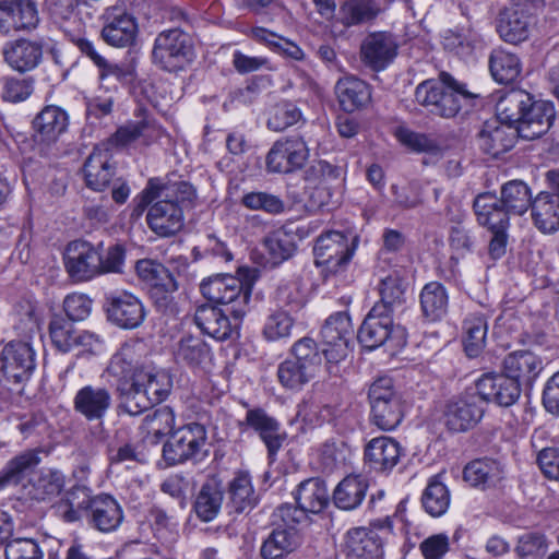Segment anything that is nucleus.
I'll list each match as a JSON object with an SVG mask.
<instances>
[{
    "label": "nucleus",
    "instance_id": "27",
    "mask_svg": "<svg viewBox=\"0 0 559 559\" xmlns=\"http://www.w3.org/2000/svg\"><path fill=\"white\" fill-rule=\"evenodd\" d=\"M402 456L400 443L391 437L371 439L365 447V463L374 472H390Z\"/></svg>",
    "mask_w": 559,
    "mask_h": 559
},
{
    "label": "nucleus",
    "instance_id": "41",
    "mask_svg": "<svg viewBox=\"0 0 559 559\" xmlns=\"http://www.w3.org/2000/svg\"><path fill=\"white\" fill-rule=\"evenodd\" d=\"M143 385L136 378L134 382L117 385L116 391L121 411L131 416H138L155 406Z\"/></svg>",
    "mask_w": 559,
    "mask_h": 559
},
{
    "label": "nucleus",
    "instance_id": "15",
    "mask_svg": "<svg viewBox=\"0 0 559 559\" xmlns=\"http://www.w3.org/2000/svg\"><path fill=\"white\" fill-rule=\"evenodd\" d=\"M100 20L103 22L102 38L108 45L127 47L133 44L138 25L122 2L106 8Z\"/></svg>",
    "mask_w": 559,
    "mask_h": 559
},
{
    "label": "nucleus",
    "instance_id": "21",
    "mask_svg": "<svg viewBox=\"0 0 559 559\" xmlns=\"http://www.w3.org/2000/svg\"><path fill=\"white\" fill-rule=\"evenodd\" d=\"M39 23L36 0H0V34L32 31Z\"/></svg>",
    "mask_w": 559,
    "mask_h": 559
},
{
    "label": "nucleus",
    "instance_id": "44",
    "mask_svg": "<svg viewBox=\"0 0 559 559\" xmlns=\"http://www.w3.org/2000/svg\"><path fill=\"white\" fill-rule=\"evenodd\" d=\"M41 449L27 450L10 460L0 473V489L9 485H17L26 472L41 462Z\"/></svg>",
    "mask_w": 559,
    "mask_h": 559
},
{
    "label": "nucleus",
    "instance_id": "1",
    "mask_svg": "<svg viewBox=\"0 0 559 559\" xmlns=\"http://www.w3.org/2000/svg\"><path fill=\"white\" fill-rule=\"evenodd\" d=\"M195 190L187 181L158 178L148 180L139 206L153 203L146 214L148 227L160 237H170L183 227V211L192 207Z\"/></svg>",
    "mask_w": 559,
    "mask_h": 559
},
{
    "label": "nucleus",
    "instance_id": "5",
    "mask_svg": "<svg viewBox=\"0 0 559 559\" xmlns=\"http://www.w3.org/2000/svg\"><path fill=\"white\" fill-rule=\"evenodd\" d=\"M357 338L367 349L373 350L384 346L394 355L406 345V331L401 325H394L392 313L383 306H373L359 328Z\"/></svg>",
    "mask_w": 559,
    "mask_h": 559
},
{
    "label": "nucleus",
    "instance_id": "23",
    "mask_svg": "<svg viewBox=\"0 0 559 559\" xmlns=\"http://www.w3.org/2000/svg\"><path fill=\"white\" fill-rule=\"evenodd\" d=\"M123 521V511L118 501L109 495L92 496L88 489L87 524L102 532L116 531Z\"/></svg>",
    "mask_w": 559,
    "mask_h": 559
},
{
    "label": "nucleus",
    "instance_id": "3",
    "mask_svg": "<svg viewBox=\"0 0 559 559\" xmlns=\"http://www.w3.org/2000/svg\"><path fill=\"white\" fill-rule=\"evenodd\" d=\"M439 81L426 80L415 90L416 102L433 115L453 118L461 111L468 112L478 95L466 90L465 84L451 74L441 72Z\"/></svg>",
    "mask_w": 559,
    "mask_h": 559
},
{
    "label": "nucleus",
    "instance_id": "31",
    "mask_svg": "<svg viewBox=\"0 0 559 559\" xmlns=\"http://www.w3.org/2000/svg\"><path fill=\"white\" fill-rule=\"evenodd\" d=\"M301 545V536L296 528L277 526L262 542L260 556L262 559H284Z\"/></svg>",
    "mask_w": 559,
    "mask_h": 559
},
{
    "label": "nucleus",
    "instance_id": "43",
    "mask_svg": "<svg viewBox=\"0 0 559 559\" xmlns=\"http://www.w3.org/2000/svg\"><path fill=\"white\" fill-rule=\"evenodd\" d=\"M144 370L135 359L134 350L131 346H123L112 355L106 368V373L112 377L117 385L124 382H134L140 372Z\"/></svg>",
    "mask_w": 559,
    "mask_h": 559
},
{
    "label": "nucleus",
    "instance_id": "42",
    "mask_svg": "<svg viewBox=\"0 0 559 559\" xmlns=\"http://www.w3.org/2000/svg\"><path fill=\"white\" fill-rule=\"evenodd\" d=\"M224 491L216 479L206 480L193 503L197 516L203 522H211L219 513L223 503Z\"/></svg>",
    "mask_w": 559,
    "mask_h": 559
},
{
    "label": "nucleus",
    "instance_id": "11",
    "mask_svg": "<svg viewBox=\"0 0 559 559\" xmlns=\"http://www.w3.org/2000/svg\"><path fill=\"white\" fill-rule=\"evenodd\" d=\"M350 333L352 324L347 313L336 312L325 320L321 329L322 353L330 373L336 374L337 370L333 369L347 356Z\"/></svg>",
    "mask_w": 559,
    "mask_h": 559
},
{
    "label": "nucleus",
    "instance_id": "37",
    "mask_svg": "<svg viewBox=\"0 0 559 559\" xmlns=\"http://www.w3.org/2000/svg\"><path fill=\"white\" fill-rule=\"evenodd\" d=\"M174 354L177 362L190 368L204 369L212 360L210 346L204 340L193 335L181 337Z\"/></svg>",
    "mask_w": 559,
    "mask_h": 559
},
{
    "label": "nucleus",
    "instance_id": "60",
    "mask_svg": "<svg viewBox=\"0 0 559 559\" xmlns=\"http://www.w3.org/2000/svg\"><path fill=\"white\" fill-rule=\"evenodd\" d=\"M88 501V488L85 486H74L68 493L62 511V519L66 522H75L81 519L86 520Z\"/></svg>",
    "mask_w": 559,
    "mask_h": 559
},
{
    "label": "nucleus",
    "instance_id": "59",
    "mask_svg": "<svg viewBox=\"0 0 559 559\" xmlns=\"http://www.w3.org/2000/svg\"><path fill=\"white\" fill-rule=\"evenodd\" d=\"M292 354L293 360L314 374L322 362V356H324L322 349L320 350L317 343L310 337H302L297 341L292 348Z\"/></svg>",
    "mask_w": 559,
    "mask_h": 559
},
{
    "label": "nucleus",
    "instance_id": "35",
    "mask_svg": "<svg viewBox=\"0 0 559 559\" xmlns=\"http://www.w3.org/2000/svg\"><path fill=\"white\" fill-rule=\"evenodd\" d=\"M504 475L503 465L495 459L484 457L468 463L463 472L465 481L473 487L496 486Z\"/></svg>",
    "mask_w": 559,
    "mask_h": 559
},
{
    "label": "nucleus",
    "instance_id": "20",
    "mask_svg": "<svg viewBox=\"0 0 559 559\" xmlns=\"http://www.w3.org/2000/svg\"><path fill=\"white\" fill-rule=\"evenodd\" d=\"M1 371L8 381L22 383L27 381L36 367L35 352L25 342H11L2 350Z\"/></svg>",
    "mask_w": 559,
    "mask_h": 559
},
{
    "label": "nucleus",
    "instance_id": "61",
    "mask_svg": "<svg viewBox=\"0 0 559 559\" xmlns=\"http://www.w3.org/2000/svg\"><path fill=\"white\" fill-rule=\"evenodd\" d=\"M241 204L252 211H263L272 215L281 214L285 211L284 201L267 192H249L241 199Z\"/></svg>",
    "mask_w": 559,
    "mask_h": 559
},
{
    "label": "nucleus",
    "instance_id": "9",
    "mask_svg": "<svg viewBox=\"0 0 559 559\" xmlns=\"http://www.w3.org/2000/svg\"><path fill=\"white\" fill-rule=\"evenodd\" d=\"M100 250L103 243L96 247L82 239L68 243L64 254V267L73 282H87L99 275Z\"/></svg>",
    "mask_w": 559,
    "mask_h": 559
},
{
    "label": "nucleus",
    "instance_id": "58",
    "mask_svg": "<svg viewBox=\"0 0 559 559\" xmlns=\"http://www.w3.org/2000/svg\"><path fill=\"white\" fill-rule=\"evenodd\" d=\"M313 377L314 373L305 369L302 365L292 358L281 362L277 368V378L280 383L289 390H300Z\"/></svg>",
    "mask_w": 559,
    "mask_h": 559
},
{
    "label": "nucleus",
    "instance_id": "33",
    "mask_svg": "<svg viewBox=\"0 0 559 559\" xmlns=\"http://www.w3.org/2000/svg\"><path fill=\"white\" fill-rule=\"evenodd\" d=\"M528 15L516 7L504 8L497 19V32L510 44L516 45L528 38Z\"/></svg>",
    "mask_w": 559,
    "mask_h": 559
},
{
    "label": "nucleus",
    "instance_id": "36",
    "mask_svg": "<svg viewBox=\"0 0 559 559\" xmlns=\"http://www.w3.org/2000/svg\"><path fill=\"white\" fill-rule=\"evenodd\" d=\"M86 186L95 191H103L114 176V167L107 151L95 148L83 166Z\"/></svg>",
    "mask_w": 559,
    "mask_h": 559
},
{
    "label": "nucleus",
    "instance_id": "57",
    "mask_svg": "<svg viewBox=\"0 0 559 559\" xmlns=\"http://www.w3.org/2000/svg\"><path fill=\"white\" fill-rule=\"evenodd\" d=\"M64 487V475L58 469H43L29 491L34 499L46 500L58 496Z\"/></svg>",
    "mask_w": 559,
    "mask_h": 559
},
{
    "label": "nucleus",
    "instance_id": "39",
    "mask_svg": "<svg viewBox=\"0 0 559 559\" xmlns=\"http://www.w3.org/2000/svg\"><path fill=\"white\" fill-rule=\"evenodd\" d=\"M506 372L521 382L531 383L543 370V361L530 350H516L506 356L503 360Z\"/></svg>",
    "mask_w": 559,
    "mask_h": 559
},
{
    "label": "nucleus",
    "instance_id": "19",
    "mask_svg": "<svg viewBox=\"0 0 559 559\" xmlns=\"http://www.w3.org/2000/svg\"><path fill=\"white\" fill-rule=\"evenodd\" d=\"M238 426L241 431H245L246 428H250L258 433L265 444L267 455L271 460L275 459V455L287 438L278 420L269 415L266 411L261 407L249 408L245 419L239 421Z\"/></svg>",
    "mask_w": 559,
    "mask_h": 559
},
{
    "label": "nucleus",
    "instance_id": "50",
    "mask_svg": "<svg viewBox=\"0 0 559 559\" xmlns=\"http://www.w3.org/2000/svg\"><path fill=\"white\" fill-rule=\"evenodd\" d=\"M139 277L151 285V288L178 290V283L174 274L162 263L154 260H140L135 264Z\"/></svg>",
    "mask_w": 559,
    "mask_h": 559
},
{
    "label": "nucleus",
    "instance_id": "30",
    "mask_svg": "<svg viewBox=\"0 0 559 559\" xmlns=\"http://www.w3.org/2000/svg\"><path fill=\"white\" fill-rule=\"evenodd\" d=\"M340 107L345 112L361 110L371 102V87L356 76L340 79L335 85Z\"/></svg>",
    "mask_w": 559,
    "mask_h": 559
},
{
    "label": "nucleus",
    "instance_id": "32",
    "mask_svg": "<svg viewBox=\"0 0 559 559\" xmlns=\"http://www.w3.org/2000/svg\"><path fill=\"white\" fill-rule=\"evenodd\" d=\"M474 212L479 225L489 230H507L509 227L510 215L504 206L499 204V198L491 193H481L476 197Z\"/></svg>",
    "mask_w": 559,
    "mask_h": 559
},
{
    "label": "nucleus",
    "instance_id": "52",
    "mask_svg": "<svg viewBox=\"0 0 559 559\" xmlns=\"http://www.w3.org/2000/svg\"><path fill=\"white\" fill-rule=\"evenodd\" d=\"M378 9L370 0H346L340 8L338 21L346 27L373 20Z\"/></svg>",
    "mask_w": 559,
    "mask_h": 559
},
{
    "label": "nucleus",
    "instance_id": "16",
    "mask_svg": "<svg viewBox=\"0 0 559 559\" xmlns=\"http://www.w3.org/2000/svg\"><path fill=\"white\" fill-rule=\"evenodd\" d=\"M104 307L108 321L124 330L136 329L146 316L142 301L126 290L107 295Z\"/></svg>",
    "mask_w": 559,
    "mask_h": 559
},
{
    "label": "nucleus",
    "instance_id": "25",
    "mask_svg": "<svg viewBox=\"0 0 559 559\" xmlns=\"http://www.w3.org/2000/svg\"><path fill=\"white\" fill-rule=\"evenodd\" d=\"M399 45L392 34L376 32L369 34L361 43L362 63L373 71L384 70L397 56Z\"/></svg>",
    "mask_w": 559,
    "mask_h": 559
},
{
    "label": "nucleus",
    "instance_id": "29",
    "mask_svg": "<svg viewBox=\"0 0 559 559\" xmlns=\"http://www.w3.org/2000/svg\"><path fill=\"white\" fill-rule=\"evenodd\" d=\"M69 126V115L59 106L44 107L33 120L37 141L47 144L56 142Z\"/></svg>",
    "mask_w": 559,
    "mask_h": 559
},
{
    "label": "nucleus",
    "instance_id": "54",
    "mask_svg": "<svg viewBox=\"0 0 559 559\" xmlns=\"http://www.w3.org/2000/svg\"><path fill=\"white\" fill-rule=\"evenodd\" d=\"M136 379L144 384L146 393L155 405L164 402L173 388L171 377L164 370L151 371L144 368Z\"/></svg>",
    "mask_w": 559,
    "mask_h": 559
},
{
    "label": "nucleus",
    "instance_id": "4",
    "mask_svg": "<svg viewBox=\"0 0 559 559\" xmlns=\"http://www.w3.org/2000/svg\"><path fill=\"white\" fill-rule=\"evenodd\" d=\"M253 281H241L230 274H217L200 285L202 295L211 302L224 306L229 314L243 319L249 310Z\"/></svg>",
    "mask_w": 559,
    "mask_h": 559
},
{
    "label": "nucleus",
    "instance_id": "7",
    "mask_svg": "<svg viewBox=\"0 0 559 559\" xmlns=\"http://www.w3.org/2000/svg\"><path fill=\"white\" fill-rule=\"evenodd\" d=\"M152 59L164 71L178 72L186 69L194 59L191 36L179 27L159 33L154 41Z\"/></svg>",
    "mask_w": 559,
    "mask_h": 559
},
{
    "label": "nucleus",
    "instance_id": "17",
    "mask_svg": "<svg viewBox=\"0 0 559 559\" xmlns=\"http://www.w3.org/2000/svg\"><path fill=\"white\" fill-rule=\"evenodd\" d=\"M477 394L485 400V407L493 402L501 407H510L518 402L522 393L521 382L506 373L488 372L476 382Z\"/></svg>",
    "mask_w": 559,
    "mask_h": 559
},
{
    "label": "nucleus",
    "instance_id": "28",
    "mask_svg": "<svg viewBox=\"0 0 559 559\" xmlns=\"http://www.w3.org/2000/svg\"><path fill=\"white\" fill-rule=\"evenodd\" d=\"M5 62L15 71L27 72L35 69L43 58V44L36 40L17 39L3 47Z\"/></svg>",
    "mask_w": 559,
    "mask_h": 559
},
{
    "label": "nucleus",
    "instance_id": "8",
    "mask_svg": "<svg viewBox=\"0 0 559 559\" xmlns=\"http://www.w3.org/2000/svg\"><path fill=\"white\" fill-rule=\"evenodd\" d=\"M49 334L53 346L61 353L78 352V356L95 354L100 345L97 334L78 329L74 322L62 316H53L49 323Z\"/></svg>",
    "mask_w": 559,
    "mask_h": 559
},
{
    "label": "nucleus",
    "instance_id": "51",
    "mask_svg": "<svg viewBox=\"0 0 559 559\" xmlns=\"http://www.w3.org/2000/svg\"><path fill=\"white\" fill-rule=\"evenodd\" d=\"M464 350L471 358L477 357L484 349L487 335V321L483 316L472 314L464 320Z\"/></svg>",
    "mask_w": 559,
    "mask_h": 559
},
{
    "label": "nucleus",
    "instance_id": "34",
    "mask_svg": "<svg viewBox=\"0 0 559 559\" xmlns=\"http://www.w3.org/2000/svg\"><path fill=\"white\" fill-rule=\"evenodd\" d=\"M535 226L544 234L559 229V199L554 193L542 191L531 203Z\"/></svg>",
    "mask_w": 559,
    "mask_h": 559
},
{
    "label": "nucleus",
    "instance_id": "18",
    "mask_svg": "<svg viewBox=\"0 0 559 559\" xmlns=\"http://www.w3.org/2000/svg\"><path fill=\"white\" fill-rule=\"evenodd\" d=\"M309 157V150L301 138L277 140L266 155L270 173L289 174L300 169Z\"/></svg>",
    "mask_w": 559,
    "mask_h": 559
},
{
    "label": "nucleus",
    "instance_id": "47",
    "mask_svg": "<svg viewBox=\"0 0 559 559\" xmlns=\"http://www.w3.org/2000/svg\"><path fill=\"white\" fill-rule=\"evenodd\" d=\"M308 187L330 190L343 180L342 167L326 160H314L304 173Z\"/></svg>",
    "mask_w": 559,
    "mask_h": 559
},
{
    "label": "nucleus",
    "instance_id": "62",
    "mask_svg": "<svg viewBox=\"0 0 559 559\" xmlns=\"http://www.w3.org/2000/svg\"><path fill=\"white\" fill-rule=\"evenodd\" d=\"M399 141L418 153L437 154L440 151L439 143L425 133H418L405 128H401L396 132Z\"/></svg>",
    "mask_w": 559,
    "mask_h": 559
},
{
    "label": "nucleus",
    "instance_id": "22",
    "mask_svg": "<svg viewBox=\"0 0 559 559\" xmlns=\"http://www.w3.org/2000/svg\"><path fill=\"white\" fill-rule=\"evenodd\" d=\"M229 311L212 304H204L197 308L194 313V322L198 328L209 336L225 341L239 334V326L242 319L230 320Z\"/></svg>",
    "mask_w": 559,
    "mask_h": 559
},
{
    "label": "nucleus",
    "instance_id": "24",
    "mask_svg": "<svg viewBox=\"0 0 559 559\" xmlns=\"http://www.w3.org/2000/svg\"><path fill=\"white\" fill-rule=\"evenodd\" d=\"M518 138L516 129L501 119H493L483 123L477 134L480 150L491 157L498 158L514 147Z\"/></svg>",
    "mask_w": 559,
    "mask_h": 559
},
{
    "label": "nucleus",
    "instance_id": "53",
    "mask_svg": "<svg viewBox=\"0 0 559 559\" xmlns=\"http://www.w3.org/2000/svg\"><path fill=\"white\" fill-rule=\"evenodd\" d=\"M421 503L427 513L431 516H441L450 506V492L444 484L437 477L429 480L421 496Z\"/></svg>",
    "mask_w": 559,
    "mask_h": 559
},
{
    "label": "nucleus",
    "instance_id": "12",
    "mask_svg": "<svg viewBox=\"0 0 559 559\" xmlns=\"http://www.w3.org/2000/svg\"><path fill=\"white\" fill-rule=\"evenodd\" d=\"M392 525L389 519L378 521L371 527H357L348 531L346 537L347 559H382L384 535H389Z\"/></svg>",
    "mask_w": 559,
    "mask_h": 559
},
{
    "label": "nucleus",
    "instance_id": "14",
    "mask_svg": "<svg viewBox=\"0 0 559 559\" xmlns=\"http://www.w3.org/2000/svg\"><path fill=\"white\" fill-rule=\"evenodd\" d=\"M355 251V238L341 231H329L316 240L313 254L317 265H325L332 272H338L352 259Z\"/></svg>",
    "mask_w": 559,
    "mask_h": 559
},
{
    "label": "nucleus",
    "instance_id": "2",
    "mask_svg": "<svg viewBox=\"0 0 559 559\" xmlns=\"http://www.w3.org/2000/svg\"><path fill=\"white\" fill-rule=\"evenodd\" d=\"M497 116L516 129L520 138L535 140L544 135L556 118L555 105L536 99L524 90H510L497 103Z\"/></svg>",
    "mask_w": 559,
    "mask_h": 559
},
{
    "label": "nucleus",
    "instance_id": "40",
    "mask_svg": "<svg viewBox=\"0 0 559 559\" xmlns=\"http://www.w3.org/2000/svg\"><path fill=\"white\" fill-rule=\"evenodd\" d=\"M295 500L309 513H320L328 507L330 501L325 481L318 477L301 481L297 488Z\"/></svg>",
    "mask_w": 559,
    "mask_h": 559
},
{
    "label": "nucleus",
    "instance_id": "64",
    "mask_svg": "<svg viewBox=\"0 0 559 559\" xmlns=\"http://www.w3.org/2000/svg\"><path fill=\"white\" fill-rule=\"evenodd\" d=\"M294 320L287 311L278 310L271 313L264 323L263 335L269 341H276L290 334Z\"/></svg>",
    "mask_w": 559,
    "mask_h": 559
},
{
    "label": "nucleus",
    "instance_id": "13",
    "mask_svg": "<svg viewBox=\"0 0 559 559\" xmlns=\"http://www.w3.org/2000/svg\"><path fill=\"white\" fill-rule=\"evenodd\" d=\"M205 443V427L190 423L170 433L163 447V456L169 464L182 463L201 453Z\"/></svg>",
    "mask_w": 559,
    "mask_h": 559
},
{
    "label": "nucleus",
    "instance_id": "6",
    "mask_svg": "<svg viewBox=\"0 0 559 559\" xmlns=\"http://www.w3.org/2000/svg\"><path fill=\"white\" fill-rule=\"evenodd\" d=\"M370 421L383 431L395 429L404 417V401L389 377L376 379L369 386Z\"/></svg>",
    "mask_w": 559,
    "mask_h": 559
},
{
    "label": "nucleus",
    "instance_id": "10",
    "mask_svg": "<svg viewBox=\"0 0 559 559\" xmlns=\"http://www.w3.org/2000/svg\"><path fill=\"white\" fill-rule=\"evenodd\" d=\"M485 412V400L477 392L466 394L444 404L442 421L451 432H466L480 423Z\"/></svg>",
    "mask_w": 559,
    "mask_h": 559
},
{
    "label": "nucleus",
    "instance_id": "49",
    "mask_svg": "<svg viewBox=\"0 0 559 559\" xmlns=\"http://www.w3.org/2000/svg\"><path fill=\"white\" fill-rule=\"evenodd\" d=\"M532 195L527 185L521 180H511L501 187L499 204L512 215H522L531 206Z\"/></svg>",
    "mask_w": 559,
    "mask_h": 559
},
{
    "label": "nucleus",
    "instance_id": "63",
    "mask_svg": "<svg viewBox=\"0 0 559 559\" xmlns=\"http://www.w3.org/2000/svg\"><path fill=\"white\" fill-rule=\"evenodd\" d=\"M7 559H43V551L33 538L16 537L5 544Z\"/></svg>",
    "mask_w": 559,
    "mask_h": 559
},
{
    "label": "nucleus",
    "instance_id": "48",
    "mask_svg": "<svg viewBox=\"0 0 559 559\" xmlns=\"http://www.w3.org/2000/svg\"><path fill=\"white\" fill-rule=\"evenodd\" d=\"M489 70L496 82L509 84L519 78L521 62L516 55L503 49H495L489 57Z\"/></svg>",
    "mask_w": 559,
    "mask_h": 559
},
{
    "label": "nucleus",
    "instance_id": "45",
    "mask_svg": "<svg viewBox=\"0 0 559 559\" xmlns=\"http://www.w3.org/2000/svg\"><path fill=\"white\" fill-rule=\"evenodd\" d=\"M228 506L236 513L250 512L259 501L248 474L239 473L228 485Z\"/></svg>",
    "mask_w": 559,
    "mask_h": 559
},
{
    "label": "nucleus",
    "instance_id": "26",
    "mask_svg": "<svg viewBox=\"0 0 559 559\" xmlns=\"http://www.w3.org/2000/svg\"><path fill=\"white\" fill-rule=\"evenodd\" d=\"M112 404V395L105 386L84 385L74 395L73 408L88 421L102 423Z\"/></svg>",
    "mask_w": 559,
    "mask_h": 559
},
{
    "label": "nucleus",
    "instance_id": "38",
    "mask_svg": "<svg viewBox=\"0 0 559 559\" xmlns=\"http://www.w3.org/2000/svg\"><path fill=\"white\" fill-rule=\"evenodd\" d=\"M368 481L361 475H348L343 478L333 491V502L342 510L350 511L358 508L366 497Z\"/></svg>",
    "mask_w": 559,
    "mask_h": 559
},
{
    "label": "nucleus",
    "instance_id": "55",
    "mask_svg": "<svg viewBox=\"0 0 559 559\" xmlns=\"http://www.w3.org/2000/svg\"><path fill=\"white\" fill-rule=\"evenodd\" d=\"M379 293L381 299L374 306H383L389 313H393L395 308L401 307L405 301V286L397 273L390 274L381 280Z\"/></svg>",
    "mask_w": 559,
    "mask_h": 559
},
{
    "label": "nucleus",
    "instance_id": "46",
    "mask_svg": "<svg viewBox=\"0 0 559 559\" xmlns=\"http://www.w3.org/2000/svg\"><path fill=\"white\" fill-rule=\"evenodd\" d=\"M419 298L423 314L428 320H440L447 313L449 296L445 287L441 283H427L421 289Z\"/></svg>",
    "mask_w": 559,
    "mask_h": 559
},
{
    "label": "nucleus",
    "instance_id": "56",
    "mask_svg": "<svg viewBox=\"0 0 559 559\" xmlns=\"http://www.w3.org/2000/svg\"><path fill=\"white\" fill-rule=\"evenodd\" d=\"M270 259L274 265L292 258L296 251L294 236L284 229H278L269 235L264 240Z\"/></svg>",
    "mask_w": 559,
    "mask_h": 559
}]
</instances>
